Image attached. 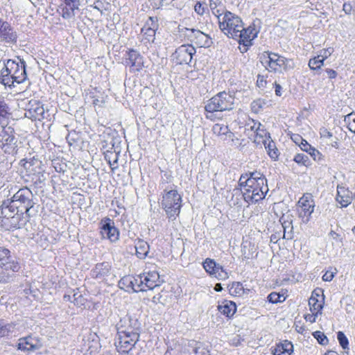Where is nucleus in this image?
<instances>
[{"label":"nucleus","mask_w":355,"mask_h":355,"mask_svg":"<svg viewBox=\"0 0 355 355\" xmlns=\"http://www.w3.org/2000/svg\"><path fill=\"white\" fill-rule=\"evenodd\" d=\"M239 184L243 189V196L248 204H254L263 200L269 191L267 179L258 171L242 174Z\"/></svg>","instance_id":"f257e3e1"},{"label":"nucleus","mask_w":355,"mask_h":355,"mask_svg":"<svg viewBox=\"0 0 355 355\" xmlns=\"http://www.w3.org/2000/svg\"><path fill=\"white\" fill-rule=\"evenodd\" d=\"M235 97L234 94L220 92L209 99L205 106L206 118L214 119V112L230 111L234 109Z\"/></svg>","instance_id":"f03ea898"},{"label":"nucleus","mask_w":355,"mask_h":355,"mask_svg":"<svg viewBox=\"0 0 355 355\" xmlns=\"http://www.w3.org/2000/svg\"><path fill=\"white\" fill-rule=\"evenodd\" d=\"M218 20L220 30L226 36L234 40L238 39L239 32L243 26V21L240 17L226 10Z\"/></svg>","instance_id":"7ed1b4c3"},{"label":"nucleus","mask_w":355,"mask_h":355,"mask_svg":"<svg viewBox=\"0 0 355 355\" xmlns=\"http://www.w3.org/2000/svg\"><path fill=\"white\" fill-rule=\"evenodd\" d=\"M161 207L169 218L175 219L180 213L182 197L172 187L167 192L162 193Z\"/></svg>","instance_id":"20e7f679"},{"label":"nucleus","mask_w":355,"mask_h":355,"mask_svg":"<svg viewBox=\"0 0 355 355\" xmlns=\"http://www.w3.org/2000/svg\"><path fill=\"white\" fill-rule=\"evenodd\" d=\"M265 53L261 57V63L268 71L282 73L293 68L291 60L272 52Z\"/></svg>","instance_id":"39448f33"},{"label":"nucleus","mask_w":355,"mask_h":355,"mask_svg":"<svg viewBox=\"0 0 355 355\" xmlns=\"http://www.w3.org/2000/svg\"><path fill=\"white\" fill-rule=\"evenodd\" d=\"M117 335H123L129 337L140 336L141 323L136 317L129 314L121 317L116 325Z\"/></svg>","instance_id":"423d86ee"},{"label":"nucleus","mask_w":355,"mask_h":355,"mask_svg":"<svg viewBox=\"0 0 355 355\" xmlns=\"http://www.w3.org/2000/svg\"><path fill=\"white\" fill-rule=\"evenodd\" d=\"M298 214L303 222L307 223L309 221L311 215L314 211L315 202L313 197L311 193H305L302 198H300L297 202Z\"/></svg>","instance_id":"0eeeda50"},{"label":"nucleus","mask_w":355,"mask_h":355,"mask_svg":"<svg viewBox=\"0 0 355 355\" xmlns=\"http://www.w3.org/2000/svg\"><path fill=\"white\" fill-rule=\"evenodd\" d=\"M196 53L193 46L184 44L176 49L171 57L176 64H189Z\"/></svg>","instance_id":"6e6552de"},{"label":"nucleus","mask_w":355,"mask_h":355,"mask_svg":"<svg viewBox=\"0 0 355 355\" xmlns=\"http://www.w3.org/2000/svg\"><path fill=\"white\" fill-rule=\"evenodd\" d=\"M25 113L24 116L31 121H41L44 118V109L41 103L35 99H31L28 101V103L26 104V107H24Z\"/></svg>","instance_id":"1a4fd4ad"},{"label":"nucleus","mask_w":355,"mask_h":355,"mask_svg":"<svg viewBox=\"0 0 355 355\" xmlns=\"http://www.w3.org/2000/svg\"><path fill=\"white\" fill-rule=\"evenodd\" d=\"M184 35L191 43L198 47H209L211 44L210 37L200 30L186 28Z\"/></svg>","instance_id":"9d476101"},{"label":"nucleus","mask_w":355,"mask_h":355,"mask_svg":"<svg viewBox=\"0 0 355 355\" xmlns=\"http://www.w3.org/2000/svg\"><path fill=\"white\" fill-rule=\"evenodd\" d=\"M119 287L127 292L144 291L142 281L139 279V275L137 277L130 275L123 277L119 282Z\"/></svg>","instance_id":"9b49d317"},{"label":"nucleus","mask_w":355,"mask_h":355,"mask_svg":"<svg viewBox=\"0 0 355 355\" xmlns=\"http://www.w3.org/2000/svg\"><path fill=\"white\" fill-rule=\"evenodd\" d=\"M143 57L135 49H130L126 52L125 64L130 67V71L137 72L143 67Z\"/></svg>","instance_id":"f8f14e48"},{"label":"nucleus","mask_w":355,"mask_h":355,"mask_svg":"<svg viewBox=\"0 0 355 355\" xmlns=\"http://www.w3.org/2000/svg\"><path fill=\"white\" fill-rule=\"evenodd\" d=\"M139 279L142 281L144 291L153 290L159 286L161 283L159 275L156 270L145 272L139 275Z\"/></svg>","instance_id":"ddd939ff"},{"label":"nucleus","mask_w":355,"mask_h":355,"mask_svg":"<svg viewBox=\"0 0 355 355\" xmlns=\"http://www.w3.org/2000/svg\"><path fill=\"white\" fill-rule=\"evenodd\" d=\"M182 355H210L209 345L203 343L191 340L185 346Z\"/></svg>","instance_id":"4468645a"},{"label":"nucleus","mask_w":355,"mask_h":355,"mask_svg":"<svg viewBox=\"0 0 355 355\" xmlns=\"http://www.w3.org/2000/svg\"><path fill=\"white\" fill-rule=\"evenodd\" d=\"M101 234L104 239H109L111 242L119 240V231L114 226V222L110 218H106L101 226Z\"/></svg>","instance_id":"2eb2a0df"},{"label":"nucleus","mask_w":355,"mask_h":355,"mask_svg":"<svg viewBox=\"0 0 355 355\" xmlns=\"http://www.w3.org/2000/svg\"><path fill=\"white\" fill-rule=\"evenodd\" d=\"M258 31L254 26H249L248 28H244L243 25L240 28L237 40L240 44H245V46H251L252 41L257 36Z\"/></svg>","instance_id":"dca6fc26"},{"label":"nucleus","mask_w":355,"mask_h":355,"mask_svg":"<svg viewBox=\"0 0 355 355\" xmlns=\"http://www.w3.org/2000/svg\"><path fill=\"white\" fill-rule=\"evenodd\" d=\"M112 265L110 262L98 263L91 270L92 278L103 281L111 274Z\"/></svg>","instance_id":"f3484780"},{"label":"nucleus","mask_w":355,"mask_h":355,"mask_svg":"<svg viewBox=\"0 0 355 355\" xmlns=\"http://www.w3.org/2000/svg\"><path fill=\"white\" fill-rule=\"evenodd\" d=\"M139 337H129L123 335H118V342L116 347L119 353H130V350L139 341Z\"/></svg>","instance_id":"a211bd4d"},{"label":"nucleus","mask_w":355,"mask_h":355,"mask_svg":"<svg viewBox=\"0 0 355 355\" xmlns=\"http://www.w3.org/2000/svg\"><path fill=\"white\" fill-rule=\"evenodd\" d=\"M64 6L62 8V16L64 19H71L79 10L80 0H63Z\"/></svg>","instance_id":"6ab92c4d"},{"label":"nucleus","mask_w":355,"mask_h":355,"mask_svg":"<svg viewBox=\"0 0 355 355\" xmlns=\"http://www.w3.org/2000/svg\"><path fill=\"white\" fill-rule=\"evenodd\" d=\"M1 147L4 153L8 154H14L17 153L16 140L13 135L3 132L0 140Z\"/></svg>","instance_id":"aec40b11"},{"label":"nucleus","mask_w":355,"mask_h":355,"mask_svg":"<svg viewBox=\"0 0 355 355\" xmlns=\"http://www.w3.org/2000/svg\"><path fill=\"white\" fill-rule=\"evenodd\" d=\"M22 217V212L20 210L19 212L16 211L15 214H13L11 218H6L4 221L1 220L0 227L3 228L6 230H11L14 229H19L21 227V220Z\"/></svg>","instance_id":"412c9836"},{"label":"nucleus","mask_w":355,"mask_h":355,"mask_svg":"<svg viewBox=\"0 0 355 355\" xmlns=\"http://www.w3.org/2000/svg\"><path fill=\"white\" fill-rule=\"evenodd\" d=\"M293 216L284 214L279 219L284 229L283 238L287 240L292 239L293 236Z\"/></svg>","instance_id":"4be33fe9"},{"label":"nucleus","mask_w":355,"mask_h":355,"mask_svg":"<svg viewBox=\"0 0 355 355\" xmlns=\"http://www.w3.org/2000/svg\"><path fill=\"white\" fill-rule=\"evenodd\" d=\"M349 191L343 187L338 186L336 200L341 207H347L352 201Z\"/></svg>","instance_id":"5701e85b"},{"label":"nucleus","mask_w":355,"mask_h":355,"mask_svg":"<svg viewBox=\"0 0 355 355\" xmlns=\"http://www.w3.org/2000/svg\"><path fill=\"white\" fill-rule=\"evenodd\" d=\"M218 310L227 318H231L236 311V305L232 301L224 300L218 306Z\"/></svg>","instance_id":"b1692460"},{"label":"nucleus","mask_w":355,"mask_h":355,"mask_svg":"<svg viewBox=\"0 0 355 355\" xmlns=\"http://www.w3.org/2000/svg\"><path fill=\"white\" fill-rule=\"evenodd\" d=\"M42 347L40 341L31 336L24 337V352H35L39 350Z\"/></svg>","instance_id":"393cba45"},{"label":"nucleus","mask_w":355,"mask_h":355,"mask_svg":"<svg viewBox=\"0 0 355 355\" xmlns=\"http://www.w3.org/2000/svg\"><path fill=\"white\" fill-rule=\"evenodd\" d=\"M261 142L264 145L270 157L274 160H277L279 157V153L276 147L275 143L271 139V138L268 140L263 139V141H259L258 144Z\"/></svg>","instance_id":"a878e982"},{"label":"nucleus","mask_w":355,"mask_h":355,"mask_svg":"<svg viewBox=\"0 0 355 355\" xmlns=\"http://www.w3.org/2000/svg\"><path fill=\"white\" fill-rule=\"evenodd\" d=\"M293 352V345L288 340H284L282 343L277 345L274 355H291Z\"/></svg>","instance_id":"bb28decb"},{"label":"nucleus","mask_w":355,"mask_h":355,"mask_svg":"<svg viewBox=\"0 0 355 355\" xmlns=\"http://www.w3.org/2000/svg\"><path fill=\"white\" fill-rule=\"evenodd\" d=\"M40 163L39 161L35 158V155L33 157H25L24 158V169H25L27 172V175H30L31 174L35 173L36 172V168L39 166Z\"/></svg>","instance_id":"cd10ccee"},{"label":"nucleus","mask_w":355,"mask_h":355,"mask_svg":"<svg viewBox=\"0 0 355 355\" xmlns=\"http://www.w3.org/2000/svg\"><path fill=\"white\" fill-rule=\"evenodd\" d=\"M135 249L137 257L139 259H144L148 254L150 246L146 241L140 239L137 242Z\"/></svg>","instance_id":"c85d7f7f"},{"label":"nucleus","mask_w":355,"mask_h":355,"mask_svg":"<svg viewBox=\"0 0 355 355\" xmlns=\"http://www.w3.org/2000/svg\"><path fill=\"white\" fill-rule=\"evenodd\" d=\"M29 194H31V190L26 186H24V205L26 207L25 213L30 217L35 214L36 211L33 209V202L28 199Z\"/></svg>","instance_id":"c756f323"},{"label":"nucleus","mask_w":355,"mask_h":355,"mask_svg":"<svg viewBox=\"0 0 355 355\" xmlns=\"http://www.w3.org/2000/svg\"><path fill=\"white\" fill-rule=\"evenodd\" d=\"M249 289H245L241 282H233L229 286V293L232 296L240 297L243 294H247Z\"/></svg>","instance_id":"7c9ffc66"},{"label":"nucleus","mask_w":355,"mask_h":355,"mask_svg":"<svg viewBox=\"0 0 355 355\" xmlns=\"http://www.w3.org/2000/svg\"><path fill=\"white\" fill-rule=\"evenodd\" d=\"M119 156V152L107 151L105 153V159L108 162L112 171L118 168Z\"/></svg>","instance_id":"2f4dec72"},{"label":"nucleus","mask_w":355,"mask_h":355,"mask_svg":"<svg viewBox=\"0 0 355 355\" xmlns=\"http://www.w3.org/2000/svg\"><path fill=\"white\" fill-rule=\"evenodd\" d=\"M323 301L324 297H322V300H320L318 298H316V297L311 296L309 300V306L311 312L321 313V311L323 308Z\"/></svg>","instance_id":"473e14b6"},{"label":"nucleus","mask_w":355,"mask_h":355,"mask_svg":"<svg viewBox=\"0 0 355 355\" xmlns=\"http://www.w3.org/2000/svg\"><path fill=\"white\" fill-rule=\"evenodd\" d=\"M19 329L15 328V324H7L2 325L0 324V337L8 336H17V331H19Z\"/></svg>","instance_id":"72a5a7b5"},{"label":"nucleus","mask_w":355,"mask_h":355,"mask_svg":"<svg viewBox=\"0 0 355 355\" xmlns=\"http://www.w3.org/2000/svg\"><path fill=\"white\" fill-rule=\"evenodd\" d=\"M212 131L217 136L230 137L233 135L229 130L228 126L224 124L216 123L212 128Z\"/></svg>","instance_id":"f704fd0d"},{"label":"nucleus","mask_w":355,"mask_h":355,"mask_svg":"<svg viewBox=\"0 0 355 355\" xmlns=\"http://www.w3.org/2000/svg\"><path fill=\"white\" fill-rule=\"evenodd\" d=\"M211 277L216 278L218 280H225L229 277L228 272L221 266L219 263L216 264V268H214Z\"/></svg>","instance_id":"c9c22d12"},{"label":"nucleus","mask_w":355,"mask_h":355,"mask_svg":"<svg viewBox=\"0 0 355 355\" xmlns=\"http://www.w3.org/2000/svg\"><path fill=\"white\" fill-rule=\"evenodd\" d=\"M209 7L211 10L212 13L220 19V17H222L224 12H222V10L218 8V6H221V2L220 0H209Z\"/></svg>","instance_id":"e433bc0d"},{"label":"nucleus","mask_w":355,"mask_h":355,"mask_svg":"<svg viewBox=\"0 0 355 355\" xmlns=\"http://www.w3.org/2000/svg\"><path fill=\"white\" fill-rule=\"evenodd\" d=\"M8 106L3 98L0 96V125L3 127L6 123V119L7 117Z\"/></svg>","instance_id":"4c0bfd02"},{"label":"nucleus","mask_w":355,"mask_h":355,"mask_svg":"<svg viewBox=\"0 0 355 355\" xmlns=\"http://www.w3.org/2000/svg\"><path fill=\"white\" fill-rule=\"evenodd\" d=\"M256 134V139L254 140L255 142H257L259 141H263V139L268 140V139H270V135L267 130L265 129L264 125L261 124V127L257 130V131L255 132Z\"/></svg>","instance_id":"58836bf2"},{"label":"nucleus","mask_w":355,"mask_h":355,"mask_svg":"<svg viewBox=\"0 0 355 355\" xmlns=\"http://www.w3.org/2000/svg\"><path fill=\"white\" fill-rule=\"evenodd\" d=\"M10 64H15V62H14L8 61V66L6 67L5 71L1 72V75L3 76L1 83L3 85H8V86L11 83V75H10V71L8 69V66H10Z\"/></svg>","instance_id":"ea45409f"},{"label":"nucleus","mask_w":355,"mask_h":355,"mask_svg":"<svg viewBox=\"0 0 355 355\" xmlns=\"http://www.w3.org/2000/svg\"><path fill=\"white\" fill-rule=\"evenodd\" d=\"M157 30L141 28V33H143L144 40L148 42H154L155 39V33Z\"/></svg>","instance_id":"a19ab883"},{"label":"nucleus","mask_w":355,"mask_h":355,"mask_svg":"<svg viewBox=\"0 0 355 355\" xmlns=\"http://www.w3.org/2000/svg\"><path fill=\"white\" fill-rule=\"evenodd\" d=\"M10 31L8 23L0 19V37L6 40Z\"/></svg>","instance_id":"79ce46f5"},{"label":"nucleus","mask_w":355,"mask_h":355,"mask_svg":"<svg viewBox=\"0 0 355 355\" xmlns=\"http://www.w3.org/2000/svg\"><path fill=\"white\" fill-rule=\"evenodd\" d=\"M344 121L347 124L349 130L355 134V114L352 112L346 115Z\"/></svg>","instance_id":"37998d69"},{"label":"nucleus","mask_w":355,"mask_h":355,"mask_svg":"<svg viewBox=\"0 0 355 355\" xmlns=\"http://www.w3.org/2000/svg\"><path fill=\"white\" fill-rule=\"evenodd\" d=\"M10 251L6 248H0V266L1 267H9L8 260L9 259Z\"/></svg>","instance_id":"c03bdc74"},{"label":"nucleus","mask_w":355,"mask_h":355,"mask_svg":"<svg viewBox=\"0 0 355 355\" xmlns=\"http://www.w3.org/2000/svg\"><path fill=\"white\" fill-rule=\"evenodd\" d=\"M164 177L166 178V179H164V177H162V179L159 184V189H162L163 191L162 192H167L171 187L173 188L175 186L174 184H173L172 186L167 187L166 184L171 181V176L166 173L164 174Z\"/></svg>","instance_id":"a18cd8bd"},{"label":"nucleus","mask_w":355,"mask_h":355,"mask_svg":"<svg viewBox=\"0 0 355 355\" xmlns=\"http://www.w3.org/2000/svg\"><path fill=\"white\" fill-rule=\"evenodd\" d=\"M321 57L318 55V57H315L311 59L309 62V67L312 70H316L321 67L323 65L324 60L320 58Z\"/></svg>","instance_id":"49530a36"},{"label":"nucleus","mask_w":355,"mask_h":355,"mask_svg":"<svg viewBox=\"0 0 355 355\" xmlns=\"http://www.w3.org/2000/svg\"><path fill=\"white\" fill-rule=\"evenodd\" d=\"M216 264L217 263L214 259L207 258L203 262V268L211 276L214 268H216Z\"/></svg>","instance_id":"de8ad7c7"},{"label":"nucleus","mask_w":355,"mask_h":355,"mask_svg":"<svg viewBox=\"0 0 355 355\" xmlns=\"http://www.w3.org/2000/svg\"><path fill=\"white\" fill-rule=\"evenodd\" d=\"M293 160L299 164L304 166H308L310 164V160L309 157L304 153H298L295 157Z\"/></svg>","instance_id":"09e8293b"},{"label":"nucleus","mask_w":355,"mask_h":355,"mask_svg":"<svg viewBox=\"0 0 355 355\" xmlns=\"http://www.w3.org/2000/svg\"><path fill=\"white\" fill-rule=\"evenodd\" d=\"M72 302L78 307L83 306L86 301L85 298L80 292H75L72 295Z\"/></svg>","instance_id":"8fccbe9b"},{"label":"nucleus","mask_w":355,"mask_h":355,"mask_svg":"<svg viewBox=\"0 0 355 355\" xmlns=\"http://www.w3.org/2000/svg\"><path fill=\"white\" fill-rule=\"evenodd\" d=\"M313 336L320 345H326L328 344L329 340L323 332L316 331L313 333Z\"/></svg>","instance_id":"3c124183"},{"label":"nucleus","mask_w":355,"mask_h":355,"mask_svg":"<svg viewBox=\"0 0 355 355\" xmlns=\"http://www.w3.org/2000/svg\"><path fill=\"white\" fill-rule=\"evenodd\" d=\"M157 28L158 23L157 18L149 17L142 28L157 30Z\"/></svg>","instance_id":"603ef678"},{"label":"nucleus","mask_w":355,"mask_h":355,"mask_svg":"<svg viewBox=\"0 0 355 355\" xmlns=\"http://www.w3.org/2000/svg\"><path fill=\"white\" fill-rule=\"evenodd\" d=\"M337 338L340 345L343 349H348L349 341L343 331H338L337 334Z\"/></svg>","instance_id":"864d4df0"},{"label":"nucleus","mask_w":355,"mask_h":355,"mask_svg":"<svg viewBox=\"0 0 355 355\" xmlns=\"http://www.w3.org/2000/svg\"><path fill=\"white\" fill-rule=\"evenodd\" d=\"M310 156L316 162H320L323 159L322 155L315 148H311L310 150L307 152Z\"/></svg>","instance_id":"5fc2aeb1"},{"label":"nucleus","mask_w":355,"mask_h":355,"mask_svg":"<svg viewBox=\"0 0 355 355\" xmlns=\"http://www.w3.org/2000/svg\"><path fill=\"white\" fill-rule=\"evenodd\" d=\"M268 300L272 304H277L278 302H283V300H279V293L275 292H272L268 295Z\"/></svg>","instance_id":"6e6d98bb"},{"label":"nucleus","mask_w":355,"mask_h":355,"mask_svg":"<svg viewBox=\"0 0 355 355\" xmlns=\"http://www.w3.org/2000/svg\"><path fill=\"white\" fill-rule=\"evenodd\" d=\"M22 83V78L19 76L16 75V71L11 75V83L9 85L10 87H15V83L19 85Z\"/></svg>","instance_id":"4d7b16f0"},{"label":"nucleus","mask_w":355,"mask_h":355,"mask_svg":"<svg viewBox=\"0 0 355 355\" xmlns=\"http://www.w3.org/2000/svg\"><path fill=\"white\" fill-rule=\"evenodd\" d=\"M333 52H334V49L331 47H329L326 49L322 50L320 56L321 57L322 59H323V60H324L328 57H329L332 54Z\"/></svg>","instance_id":"13d9d810"},{"label":"nucleus","mask_w":355,"mask_h":355,"mask_svg":"<svg viewBox=\"0 0 355 355\" xmlns=\"http://www.w3.org/2000/svg\"><path fill=\"white\" fill-rule=\"evenodd\" d=\"M194 10L197 14L202 15L205 13V7L200 2H197L194 6Z\"/></svg>","instance_id":"bf43d9fd"},{"label":"nucleus","mask_w":355,"mask_h":355,"mask_svg":"<svg viewBox=\"0 0 355 355\" xmlns=\"http://www.w3.org/2000/svg\"><path fill=\"white\" fill-rule=\"evenodd\" d=\"M257 85L259 87H263L266 85V80L263 76L258 75Z\"/></svg>","instance_id":"052dcab7"},{"label":"nucleus","mask_w":355,"mask_h":355,"mask_svg":"<svg viewBox=\"0 0 355 355\" xmlns=\"http://www.w3.org/2000/svg\"><path fill=\"white\" fill-rule=\"evenodd\" d=\"M299 146L303 151L306 152H308L312 148V146L305 139H304Z\"/></svg>","instance_id":"680f3d73"},{"label":"nucleus","mask_w":355,"mask_h":355,"mask_svg":"<svg viewBox=\"0 0 355 355\" xmlns=\"http://www.w3.org/2000/svg\"><path fill=\"white\" fill-rule=\"evenodd\" d=\"M8 265L9 266V267H3V270H11L15 272V271H17L20 268L17 263L15 264L13 262L11 263V262L8 261Z\"/></svg>","instance_id":"e2e57ef3"},{"label":"nucleus","mask_w":355,"mask_h":355,"mask_svg":"<svg viewBox=\"0 0 355 355\" xmlns=\"http://www.w3.org/2000/svg\"><path fill=\"white\" fill-rule=\"evenodd\" d=\"M334 273L333 272L327 271L322 276V280L324 282H330L333 279Z\"/></svg>","instance_id":"0e129e2a"},{"label":"nucleus","mask_w":355,"mask_h":355,"mask_svg":"<svg viewBox=\"0 0 355 355\" xmlns=\"http://www.w3.org/2000/svg\"><path fill=\"white\" fill-rule=\"evenodd\" d=\"M318 313H312V314H306L304 317L305 320L306 321L310 322L311 323H313L315 322L316 317L318 315Z\"/></svg>","instance_id":"69168bd1"},{"label":"nucleus","mask_w":355,"mask_h":355,"mask_svg":"<svg viewBox=\"0 0 355 355\" xmlns=\"http://www.w3.org/2000/svg\"><path fill=\"white\" fill-rule=\"evenodd\" d=\"M93 7H94V8H95V9L98 10V11H100L101 14L103 13V11L104 10H105L103 3L101 2V1L94 2Z\"/></svg>","instance_id":"338daca9"},{"label":"nucleus","mask_w":355,"mask_h":355,"mask_svg":"<svg viewBox=\"0 0 355 355\" xmlns=\"http://www.w3.org/2000/svg\"><path fill=\"white\" fill-rule=\"evenodd\" d=\"M325 71L328 77L331 79L335 78L337 76V72L334 69H327Z\"/></svg>","instance_id":"774afa93"}]
</instances>
